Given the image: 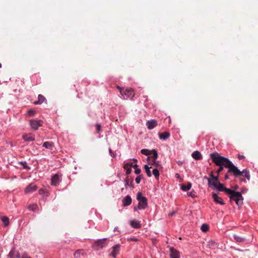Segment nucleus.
<instances>
[{
  "label": "nucleus",
  "instance_id": "41",
  "mask_svg": "<svg viewBox=\"0 0 258 258\" xmlns=\"http://www.w3.org/2000/svg\"><path fill=\"white\" fill-rule=\"evenodd\" d=\"M96 127V131H97V132L98 133H99L100 131H101V124L100 123H96V125H95Z\"/></svg>",
  "mask_w": 258,
  "mask_h": 258
},
{
  "label": "nucleus",
  "instance_id": "48",
  "mask_svg": "<svg viewBox=\"0 0 258 258\" xmlns=\"http://www.w3.org/2000/svg\"><path fill=\"white\" fill-rule=\"evenodd\" d=\"M175 214V212H171V213H170L168 214V216L169 217H171L174 214Z\"/></svg>",
  "mask_w": 258,
  "mask_h": 258
},
{
  "label": "nucleus",
  "instance_id": "46",
  "mask_svg": "<svg viewBox=\"0 0 258 258\" xmlns=\"http://www.w3.org/2000/svg\"><path fill=\"white\" fill-rule=\"evenodd\" d=\"M238 158L239 160H242V159H244L245 158V157L243 155H238Z\"/></svg>",
  "mask_w": 258,
  "mask_h": 258
},
{
  "label": "nucleus",
  "instance_id": "1",
  "mask_svg": "<svg viewBox=\"0 0 258 258\" xmlns=\"http://www.w3.org/2000/svg\"><path fill=\"white\" fill-rule=\"evenodd\" d=\"M210 157L212 162L216 165L219 166L217 170L218 174L223 170L224 167L228 169V173H235L237 171V167L233 164L232 161L228 158L220 155L218 153L216 152L212 153L210 154Z\"/></svg>",
  "mask_w": 258,
  "mask_h": 258
},
{
  "label": "nucleus",
  "instance_id": "5",
  "mask_svg": "<svg viewBox=\"0 0 258 258\" xmlns=\"http://www.w3.org/2000/svg\"><path fill=\"white\" fill-rule=\"evenodd\" d=\"M137 199L139 201L138 209L142 210L146 209L148 206L147 199L142 196L141 192H139L137 195Z\"/></svg>",
  "mask_w": 258,
  "mask_h": 258
},
{
  "label": "nucleus",
  "instance_id": "33",
  "mask_svg": "<svg viewBox=\"0 0 258 258\" xmlns=\"http://www.w3.org/2000/svg\"><path fill=\"white\" fill-rule=\"evenodd\" d=\"M210 178H212L211 180L212 181V182H217L218 181V177L215 176L213 175V172H211L210 174Z\"/></svg>",
  "mask_w": 258,
  "mask_h": 258
},
{
  "label": "nucleus",
  "instance_id": "40",
  "mask_svg": "<svg viewBox=\"0 0 258 258\" xmlns=\"http://www.w3.org/2000/svg\"><path fill=\"white\" fill-rule=\"evenodd\" d=\"M187 195L188 197H190L192 198H194L196 197L195 192L193 191H190L187 192Z\"/></svg>",
  "mask_w": 258,
  "mask_h": 258
},
{
  "label": "nucleus",
  "instance_id": "51",
  "mask_svg": "<svg viewBox=\"0 0 258 258\" xmlns=\"http://www.w3.org/2000/svg\"><path fill=\"white\" fill-rule=\"evenodd\" d=\"M214 243H215V242H214V241H210L209 242V245H212V244H214Z\"/></svg>",
  "mask_w": 258,
  "mask_h": 258
},
{
  "label": "nucleus",
  "instance_id": "19",
  "mask_svg": "<svg viewBox=\"0 0 258 258\" xmlns=\"http://www.w3.org/2000/svg\"><path fill=\"white\" fill-rule=\"evenodd\" d=\"M131 226L134 228L139 229L141 227L140 222L137 220H132L130 222Z\"/></svg>",
  "mask_w": 258,
  "mask_h": 258
},
{
  "label": "nucleus",
  "instance_id": "47",
  "mask_svg": "<svg viewBox=\"0 0 258 258\" xmlns=\"http://www.w3.org/2000/svg\"><path fill=\"white\" fill-rule=\"evenodd\" d=\"M44 189H40L38 191V192L40 195H42L44 193Z\"/></svg>",
  "mask_w": 258,
  "mask_h": 258
},
{
  "label": "nucleus",
  "instance_id": "2",
  "mask_svg": "<svg viewBox=\"0 0 258 258\" xmlns=\"http://www.w3.org/2000/svg\"><path fill=\"white\" fill-rule=\"evenodd\" d=\"M204 178L208 180V185L210 187L213 189H216L219 191H225L226 194L232 192V189L224 186V184L220 183L219 180L217 182H212L211 178L207 176H205Z\"/></svg>",
  "mask_w": 258,
  "mask_h": 258
},
{
  "label": "nucleus",
  "instance_id": "10",
  "mask_svg": "<svg viewBox=\"0 0 258 258\" xmlns=\"http://www.w3.org/2000/svg\"><path fill=\"white\" fill-rule=\"evenodd\" d=\"M22 137L25 142H32L35 139V135L32 133L24 134Z\"/></svg>",
  "mask_w": 258,
  "mask_h": 258
},
{
  "label": "nucleus",
  "instance_id": "23",
  "mask_svg": "<svg viewBox=\"0 0 258 258\" xmlns=\"http://www.w3.org/2000/svg\"><path fill=\"white\" fill-rule=\"evenodd\" d=\"M233 238H234V240L236 242H239V243L243 242L246 240V239L245 238L240 236H238V235H237L236 234H234L233 235Z\"/></svg>",
  "mask_w": 258,
  "mask_h": 258
},
{
  "label": "nucleus",
  "instance_id": "34",
  "mask_svg": "<svg viewBox=\"0 0 258 258\" xmlns=\"http://www.w3.org/2000/svg\"><path fill=\"white\" fill-rule=\"evenodd\" d=\"M19 164L21 165L24 169H30V167L27 165V163L26 161H21Z\"/></svg>",
  "mask_w": 258,
  "mask_h": 258
},
{
  "label": "nucleus",
  "instance_id": "13",
  "mask_svg": "<svg viewBox=\"0 0 258 258\" xmlns=\"http://www.w3.org/2000/svg\"><path fill=\"white\" fill-rule=\"evenodd\" d=\"M8 258H20L19 251H17L15 248H13L8 255Z\"/></svg>",
  "mask_w": 258,
  "mask_h": 258
},
{
  "label": "nucleus",
  "instance_id": "8",
  "mask_svg": "<svg viewBox=\"0 0 258 258\" xmlns=\"http://www.w3.org/2000/svg\"><path fill=\"white\" fill-rule=\"evenodd\" d=\"M62 174L58 173L53 176L51 178V184L53 186H57L59 184L61 181Z\"/></svg>",
  "mask_w": 258,
  "mask_h": 258
},
{
  "label": "nucleus",
  "instance_id": "55",
  "mask_svg": "<svg viewBox=\"0 0 258 258\" xmlns=\"http://www.w3.org/2000/svg\"><path fill=\"white\" fill-rule=\"evenodd\" d=\"M240 181H244V182H245V180L244 179H240Z\"/></svg>",
  "mask_w": 258,
  "mask_h": 258
},
{
  "label": "nucleus",
  "instance_id": "36",
  "mask_svg": "<svg viewBox=\"0 0 258 258\" xmlns=\"http://www.w3.org/2000/svg\"><path fill=\"white\" fill-rule=\"evenodd\" d=\"M123 168L126 170V174L129 175L132 172V169L128 165H124Z\"/></svg>",
  "mask_w": 258,
  "mask_h": 258
},
{
  "label": "nucleus",
  "instance_id": "14",
  "mask_svg": "<svg viewBox=\"0 0 258 258\" xmlns=\"http://www.w3.org/2000/svg\"><path fill=\"white\" fill-rule=\"evenodd\" d=\"M158 125L157 121L156 119H151L148 120L146 123V125L149 130H152Z\"/></svg>",
  "mask_w": 258,
  "mask_h": 258
},
{
  "label": "nucleus",
  "instance_id": "26",
  "mask_svg": "<svg viewBox=\"0 0 258 258\" xmlns=\"http://www.w3.org/2000/svg\"><path fill=\"white\" fill-rule=\"evenodd\" d=\"M152 166L151 165H150V166H149L148 165H145L144 166V168L145 172L148 177H151L152 176V173L150 170V169L151 168H152Z\"/></svg>",
  "mask_w": 258,
  "mask_h": 258
},
{
  "label": "nucleus",
  "instance_id": "52",
  "mask_svg": "<svg viewBox=\"0 0 258 258\" xmlns=\"http://www.w3.org/2000/svg\"><path fill=\"white\" fill-rule=\"evenodd\" d=\"M177 164H178V165H182V162L179 161H178V162H177Z\"/></svg>",
  "mask_w": 258,
  "mask_h": 258
},
{
  "label": "nucleus",
  "instance_id": "39",
  "mask_svg": "<svg viewBox=\"0 0 258 258\" xmlns=\"http://www.w3.org/2000/svg\"><path fill=\"white\" fill-rule=\"evenodd\" d=\"M142 178V175H139L135 179L136 182L137 184H139L140 183L141 180Z\"/></svg>",
  "mask_w": 258,
  "mask_h": 258
},
{
  "label": "nucleus",
  "instance_id": "11",
  "mask_svg": "<svg viewBox=\"0 0 258 258\" xmlns=\"http://www.w3.org/2000/svg\"><path fill=\"white\" fill-rule=\"evenodd\" d=\"M106 238L99 239L95 242V245L96 246L97 248L101 249L106 245Z\"/></svg>",
  "mask_w": 258,
  "mask_h": 258
},
{
  "label": "nucleus",
  "instance_id": "12",
  "mask_svg": "<svg viewBox=\"0 0 258 258\" xmlns=\"http://www.w3.org/2000/svg\"><path fill=\"white\" fill-rule=\"evenodd\" d=\"M170 258H180V253L173 247H170Z\"/></svg>",
  "mask_w": 258,
  "mask_h": 258
},
{
  "label": "nucleus",
  "instance_id": "4",
  "mask_svg": "<svg viewBox=\"0 0 258 258\" xmlns=\"http://www.w3.org/2000/svg\"><path fill=\"white\" fill-rule=\"evenodd\" d=\"M227 195H229L230 200L235 201L238 206L243 204V198L240 192L232 190V192Z\"/></svg>",
  "mask_w": 258,
  "mask_h": 258
},
{
  "label": "nucleus",
  "instance_id": "22",
  "mask_svg": "<svg viewBox=\"0 0 258 258\" xmlns=\"http://www.w3.org/2000/svg\"><path fill=\"white\" fill-rule=\"evenodd\" d=\"M54 146V143L52 142H45L43 143V147L47 149L52 150Z\"/></svg>",
  "mask_w": 258,
  "mask_h": 258
},
{
  "label": "nucleus",
  "instance_id": "54",
  "mask_svg": "<svg viewBox=\"0 0 258 258\" xmlns=\"http://www.w3.org/2000/svg\"><path fill=\"white\" fill-rule=\"evenodd\" d=\"M109 151L110 154L112 153V150L111 149H109Z\"/></svg>",
  "mask_w": 258,
  "mask_h": 258
},
{
  "label": "nucleus",
  "instance_id": "56",
  "mask_svg": "<svg viewBox=\"0 0 258 258\" xmlns=\"http://www.w3.org/2000/svg\"><path fill=\"white\" fill-rule=\"evenodd\" d=\"M133 161H134V162H137V159H133Z\"/></svg>",
  "mask_w": 258,
  "mask_h": 258
},
{
  "label": "nucleus",
  "instance_id": "50",
  "mask_svg": "<svg viewBox=\"0 0 258 258\" xmlns=\"http://www.w3.org/2000/svg\"><path fill=\"white\" fill-rule=\"evenodd\" d=\"M175 177L176 178H180V175H179V174L178 173H176L175 174Z\"/></svg>",
  "mask_w": 258,
  "mask_h": 258
},
{
  "label": "nucleus",
  "instance_id": "24",
  "mask_svg": "<svg viewBox=\"0 0 258 258\" xmlns=\"http://www.w3.org/2000/svg\"><path fill=\"white\" fill-rule=\"evenodd\" d=\"M191 187V183L188 182L186 185L180 184V188L184 191L189 190Z\"/></svg>",
  "mask_w": 258,
  "mask_h": 258
},
{
  "label": "nucleus",
  "instance_id": "7",
  "mask_svg": "<svg viewBox=\"0 0 258 258\" xmlns=\"http://www.w3.org/2000/svg\"><path fill=\"white\" fill-rule=\"evenodd\" d=\"M237 171L235 173L233 172L232 174L235 177H238L240 175H242L244 176L246 179L249 180L250 179V174L249 170L247 169H244L242 171H240V170L237 167Z\"/></svg>",
  "mask_w": 258,
  "mask_h": 258
},
{
  "label": "nucleus",
  "instance_id": "31",
  "mask_svg": "<svg viewBox=\"0 0 258 258\" xmlns=\"http://www.w3.org/2000/svg\"><path fill=\"white\" fill-rule=\"evenodd\" d=\"M37 208H38L37 205L36 204H34L30 205L28 206V209L30 211H34L36 210V209Z\"/></svg>",
  "mask_w": 258,
  "mask_h": 258
},
{
  "label": "nucleus",
  "instance_id": "35",
  "mask_svg": "<svg viewBox=\"0 0 258 258\" xmlns=\"http://www.w3.org/2000/svg\"><path fill=\"white\" fill-rule=\"evenodd\" d=\"M149 165H151L152 166H155L156 167H158L159 168H162L161 165L159 164V162H157L156 161V163H154V160L152 161V163H149Z\"/></svg>",
  "mask_w": 258,
  "mask_h": 258
},
{
  "label": "nucleus",
  "instance_id": "17",
  "mask_svg": "<svg viewBox=\"0 0 258 258\" xmlns=\"http://www.w3.org/2000/svg\"><path fill=\"white\" fill-rule=\"evenodd\" d=\"M132 200L130 196H126L122 200V205L123 207H127L132 203Z\"/></svg>",
  "mask_w": 258,
  "mask_h": 258
},
{
  "label": "nucleus",
  "instance_id": "57",
  "mask_svg": "<svg viewBox=\"0 0 258 258\" xmlns=\"http://www.w3.org/2000/svg\"><path fill=\"white\" fill-rule=\"evenodd\" d=\"M2 66H0V68H2Z\"/></svg>",
  "mask_w": 258,
  "mask_h": 258
},
{
  "label": "nucleus",
  "instance_id": "20",
  "mask_svg": "<svg viewBox=\"0 0 258 258\" xmlns=\"http://www.w3.org/2000/svg\"><path fill=\"white\" fill-rule=\"evenodd\" d=\"M191 156L194 159H195L196 160H201L203 158L202 154L199 151H194L192 153Z\"/></svg>",
  "mask_w": 258,
  "mask_h": 258
},
{
  "label": "nucleus",
  "instance_id": "32",
  "mask_svg": "<svg viewBox=\"0 0 258 258\" xmlns=\"http://www.w3.org/2000/svg\"><path fill=\"white\" fill-rule=\"evenodd\" d=\"M151 151L148 149H143L141 150V153L143 155L148 156L151 155Z\"/></svg>",
  "mask_w": 258,
  "mask_h": 258
},
{
  "label": "nucleus",
  "instance_id": "53",
  "mask_svg": "<svg viewBox=\"0 0 258 258\" xmlns=\"http://www.w3.org/2000/svg\"><path fill=\"white\" fill-rule=\"evenodd\" d=\"M134 168H137V167H138V165L137 164H133V166Z\"/></svg>",
  "mask_w": 258,
  "mask_h": 258
},
{
  "label": "nucleus",
  "instance_id": "28",
  "mask_svg": "<svg viewBox=\"0 0 258 258\" xmlns=\"http://www.w3.org/2000/svg\"><path fill=\"white\" fill-rule=\"evenodd\" d=\"M151 154L153 155V160H154V163H156V160L158 158L157 151L155 149L152 150L151 151Z\"/></svg>",
  "mask_w": 258,
  "mask_h": 258
},
{
  "label": "nucleus",
  "instance_id": "42",
  "mask_svg": "<svg viewBox=\"0 0 258 258\" xmlns=\"http://www.w3.org/2000/svg\"><path fill=\"white\" fill-rule=\"evenodd\" d=\"M124 185L126 187V186L127 185H130L131 186H133V181L131 183V184H130V183H128V181L127 180H125V184H124Z\"/></svg>",
  "mask_w": 258,
  "mask_h": 258
},
{
  "label": "nucleus",
  "instance_id": "9",
  "mask_svg": "<svg viewBox=\"0 0 258 258\" xmlns=\"http://www.w3.org/2000/svg\"><path fill=\"white\" fill-rule=\"evenodd\" d=\"M120 249V246L119 244H116L114 245L110 249L111 252L109 255L112 256L113 257L115 258L117 255L119 253Z\"/></svg>",
  "mask_w": 258,
  "mask_h": 258
},
{
  "label": "nucleus",
  "instance_id": "45",
  "mask_svg": "<svg viewBox=\"0 0 258 258\" xmlns=\"http://www.w3.org/2000/svg\"><path fill=\"white\" fill-rule=\"evenodd\" d=\"M125 165H128L129 167L132 168L133 166V163L131 162H128L127 163H125Z\"/></svg>",
  "mask_w": 258,
  "mask_h": 258
},
{
  "label": "nucleus",
  "instance_id": "3",
  "mask_svg": "<svg viewBox=\"0 0 258 258\" xmlns=\"http://www.w3.org/2000/svg\"><path fill=\"white\" fill-rule=\"evenodd\" d=\"M119 89L120 94L121 95L122 98L124 99H133L135 95L134 90L132 88H121L119 87H117Z\"/></svg>",
  "mask_w": 258,
  "mask_h": 258
},
{
  "label": "nucleus",
  "instance_id": "16",
  "mask_svg": "<svg viewBox=\"0 0 258 258\" xmlns=\"http://www.w3.org/2000/svg\"><path fill=\"white\" fill-rule=\"evenodd\" d=\"M37 186L35 184L31 183L25 189L26 194H29L36 190Z\"/></svg>",
  "mask_w": 258,
  "mask_h": 258
},
{
  "label": "nucleus",
  "instance_id": "6",
  "mask_svg": "<svg viewBox=\"0 0 258 258\" xmlns=\"http://www.w3.org/2000/svg\"><path fill=\"white\" fill-rule=\"evenodd\" d=\"M43 121L41 119H30L29 120V124L31 128L33 131H37L38 130L39 127H41L43 125Z\"/></svg>",
  "mask_w": 258,
  "mask_h": 258
},
{
  "label": "nucleus",
  "instance_id": "25",
  "mask_svg": "<svg viewBox=\"0 0 258 258\" xmlns=\"http://www.w3.org/2000/svg\"><path fill=\"white\" fill-rule=\"evenodd\" d=\"M83 249H78L74 253V256L75 258H80L81 255L84 254Z\"/></svg>",
  "mask_w": 258,
  "mask_h": 258
},
{
  "label": "nucleus",
  "instance_id": "18",
  "mask_svg": "<svg viewBox=\"0 0 258 258\" xmlns=\"http://www.w3.org/2000/svg\"><path fill=\"white\" fill-rule=\"evenodd\" d=\"M47 102V100H46L45 97L43 95H42L41 94H39L38 96V100L34 101V104L35 105H39V104H41L43 102Z\"/></svg>",
  "mask_w": 258,
  "mask_h": 258
},
{
  "label": "nucleus",
  "instance_id": "29",
  "mask_svg": "<svg viewBox=\"0 0 258 258\" xmlns=\"http://www.w3.org/2000/svg\"><path fill=\"white\" fill-rule=\"evenodd\" d=\"M2 221L5 226H8L9 225V219L6 216H3L2 218Z\"/></svg>",
  "mask_w": 258,
  "mask_h": 258
},
{
  "label": "nucleus",
  "instance_id": "30",
  "mask_svg": "<svg viewBox=\"0 0 258 258\" xmlns=\"http://www.w3.org/2000/svg\"><path fill=\"white\" fill-rule=\"evenodd\" d=\"M201 230L204 232H207L209 230V226L207 224H203L201 227Z\"/></svg>",
  "mask_w": 258,
  "mask_h": 258
},
{
  "label": "nucleus",
  "instance_id": "44",
  "mask_svg": "<svg viewBox=\"0 0 258 258\" xmlns=\"http://www.w3.org/2000/svg\"><path fill=\"white\" fill-rule=\"evenodd\" d=\"M21 258H31L26 253H24Z\"/></svg>",
  "mask_w": 258,
  "mask_h": 258
},
{
  "label": "nucleus",
  "instance_id": "21",
  "mask_svg": "<svg viewBox=\"0 0 258 258\" xmlns=\"http://www.w3.org/2000/svg\"><path fill=\"white\" fill-rule=\"evenodd\" d=\"M170 136V133L167 132H164L159 134V138L160 140H166L168 139L169 138Z\"/></svg>",
  "mask_w": 258,
  "mask_h": 258
},
{
  "label": "nucleus",
  "instance_id": "49",
  "mask_svg": "<svg viewBox=\"0 0 258 258\" xmlns=\"http://www.w3.org/2000/svg\"><path fill=\"white\" fill-rule=\"evenodd\" d=\"M224 178H225V180H227V179H229V176H228V174H226V175H225Z\"/></svg>",
  "mask_w": 258,
  "mask_h": 258
},
{
  "label": "nucleus",
  "instance_id": "15",
  "mask_svg": "<svg viewBox=\"0 0 258 258\" xmlns=\"http://www.w3.org/2000/svg\"><path fill=\"white\" fill-rule=\"evenodd\" d=\"M212 198H213L214 202L217 204H219L221 205H225V203L222 200V199L219 197L218 195L216 193H213L212 194Z\"/></svg>",
  "mask_w": 258,
  "mask_h": 258
},
{
  "label": "nucleus",
  "instance_id": "43",
  "mask_svg": "<svg viewBox=\"0 0 258 258\" xmlns=\"http://www.w3.org/2000/svg\"><path fill=\"white\" fill-rule=\"evenodd\" d=\"M141 170L140 168H137L135 169V173L136 174H140V173H141Z\"/></svg>",
  "mask_w": 258,
  "mask_h": 258
},
{
  "label": "nucleus",
  "instance_id": "37",
  "mask_svg": "<svg viewBox=\"0 0 258 258\" xmlns=\"http://www.w3.org/2000/svg\"><path fill=\"white\" fill-rule=\"evenodd\" d=\"M35 113L36 111L33 109H30L27 112V114L30 116H33Z\"/></svg>",
  "mask_w": 258,
  "mask_h": 258
},
{
  "label": "nucleus",
  "instance_id": "38",
  "mask_svg": "<svg viewBox=\"0 0 258 258\" xmlns=\"http://www.w3.org/2000/svg\"><path fill=\"white\" fill-rule=\"evenodd\" d=\"M127 240L128 241H134V242H137L139 241V239L135 237H130V238H127Z\"/></svg>",
  "mask_w": 258,
  "mask_h": 258
},
{
  "label": "nucleus",
  "instance_id": "27",
  "mask_svg": "<svg viewBox=\"0 0 258 258\" xmlns=\"http://www.w3.org/2000/svg\"><path fill=\"white\" fill-rule=\"evenodd\" d=\"M152 174L154 175L155 178L157 180L159 179L160 173H159V171L157 168H154L153 169Z\"/></svg>",
  "mask_w": 258,
  "mask_h": 258
}]
</instances>
